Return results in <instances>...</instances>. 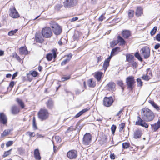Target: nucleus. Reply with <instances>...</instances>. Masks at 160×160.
<instances>
[{
    "instance_id": "obj_62",
    "label": "nucleus",
    "mask_w": 160,
    "mask_h": 160,
    "mask_svg": "<svg viewBox=\"0 0 160 160\" xmlns=\"http://www.w3.org/2000/svg\"><path fill=\"white\" fill-rule=\"evenodd\" d=\"M58 150V148L55 147V146L53 145V151L55 153H56Z\"/></svg>"
},
{
    "instance_id": "obj_26",
    "label": "nucleus",
    "mask_w": 160,
    "mask_h": 160,
    "mask_svg": "<svg viewBox=\"0 0 160 160\" xmlns=\"http://www.w3.org/2000/svg\"><path fill=\"white\" fill-rule=\"evenodd\" d=\"M88 86L90 87H94L96 85L95 82L93 81L92 79H90L88 81Z\"/></svg>"
},
{
    "instance_id": "obj_4",
    "label": "nucleus",
    "mask_w": 160,
    "mask_h": 160,
    "mask_svg": "<svg viewBox=\"0 0 160 160\" xmlns=\"http://www.w3.org/2000/svg\"><path fill=\"white\" fill-rule=\"evenodd\" d=\"M41 32L42 36L45 38H49L52 34L51 29L50 28L48 27L43 28Z\"/></svg>"
},
{
    "instance_id": "obj_50",
    "label": "nucleus",
    "mask_w": 160,
    "mask_h": 160,
    "mask_svg": "<svg viewBox=\"0 0 160 160\" xmlns=\"http://www.w3.org/2000/svg\"><path fill=\"white\" fill-rule=\"evenodd\" d=\"M13 143L12 141H8L6 144V146L7 147H8L12 145Z\"/></svg>"
},
{
    "instance_id": "obj_41",
    "label": "nucleus",
    "mask_w": 160,
    "mask_h": 160,
    "mask_svg": "<svg viewBox=\"0 0 160 160\" xmlns=\"http://www.w3.org/2000/svg\"><path fill=\"white\" fill-rule=\"evenodd\" d=\"M11 150L12 149H11L5 152L3 155V157H5L10 155L11 154Z\"/></svg>"
},
{
    "instance_id": "obj_19",
    "label": "nucleus",
    "mask_w": 160,
    "mask_h": 160,
    "mask_svg": "<svg viewBox=\"0 0 160 160\" xmlns=\"http://www.w3.org/2000/svg\"><path fill=\"white\" fill-rule=\"evenodd\" d=\"M34 155L36 159L40 160L41 159V157L40 155V153L39 150L38 149H36L34 151Z\"/></svg>"
},
{
    "instance_id": "obj_49",
    "label": "nucleus",
    "mask_w": 160,
    "mask_h": 160,
    "mask_svg": "<svg viewBox=\"0 0 160 160\" xmlns=\"http://www.w3.org/2000/svg\"><path fill=\"white\" fill-rule=\"evenodd\" d=\"M137 81L138 83V85L141 86L142 85V82L140 79L138 78L137 79Z\"/></svg>"
},
{
    "instance_id": "obj_51",
    "label": "nucleus",
    "mask_w": 160,
    "mask_h": 160,
    "mask_svg": "<svg viewBox=\"0 0 160 160\" xmlns=\"http://www.w3.org/2000/svg\"><path fill=\"white\" fill-rule=\"evenodd\" d=\"M118 84L119 86L122 87L123 85V82L122 81H118Z\"/></svg>"
},
{
    "instance_id": "obj_15",
    "label": "nucleus",
    "mask_w": 160,
    "mask_h": 160,
    "mask_svg": "<svg viewBox=\"0 0 160 160\" xmlns=\"http://www.w3.org/2000/svg\"><path fill=\"white\" fill-rule=\"evenodd\" d=\"M142 134V131L141 130L137 129L134 132V138L135 139L139 138Z\"/></svg>"
},
{
    "instance_id": "obj_1",
    "label": "nucleus",
    "mask_w": 160,
    "mask_h": 160,
    "mask_svg": "<svg viewBox=\"0 0 160 160\" xmlns=\"http://www.w3.org/2000/svg\"><path fill=\"white\" fill-rule=\"evenodd\" d=\"M141 116L142 119L138 117L139 119L136 122L135 124L148 128V125L143 119L148 122L152 121L154 118L155 115L153 112L148 108H144L142 109Z\"/></svg>"
},
{
    "instance_id": "obj_27",
    "label": "nucleus",
    "mask_w": 160,
    "mask_h": 160,
    "mask_svg": "<svg viewBox=\"0 0 160 160\" xmlns=\"http://www.w3.org/2000/svg\"><path fill=\"white\" fill-rule=\"evenodd\" d=\"M102 73L101 72H98L95 75V77L98 81L100 80Z\"/></svg>"
},
{
    "instance_id": "obj_2",
    "label": "nucleus",
    "mask_w": 160,
    "mask_h": 160,
    "mask_svg": "<svg viewBox=\"0 0 160 160\" xmlns=\"http://www.w3.org/2000/svg\"><path fill=\"white\" fill-rule=\"evenodd\" d=\"M49 116V112L46 109L42 108L38 113V118L42 121L47 119Z\"/></svg>"
},
{
    "instance_id": "obj_7",
    "label": "nucleus",
    "mask_w": 160,
    "mask_h": 160,
    "mask_svg": "<svg viewBox=\"0 0 160 160\" xmlns=\"http://www.w3.org/2000/svg\"><path fill=\"white\" fill-rule=\"evenodd\" d=\"M9 15L12 18H17L19 17V15L18 11L14 7H11L10 8Z\"/></svg>"
},
{
    "instance_id": "obj_29",
    "label": "nucleus",
    "mask_w": 160,
    "mask_h": 160,
    "mask_svg": "<svg viewBox=\"0 0 160 160\" xmlns=\"http://www.w3.org/2000/svg\"><path fill=\"white\" fill-rule=\"evenodd\" d=\"M149 102L156 110H159V106L153 101L149 100Z\"/></svg>"
},
{
    "instance_id": "obj_54",
    "label": "nucleus",
    "mask_w": 160,
    "mask_h": 160,
    "mask_svg": "<svg viewBox=\"0 0 160 160\" xmlns=\"http://www.w3.org/2000/svg\"><path fill=\"white\" fill-rule=\"evenodd\" d=\"M110 158L111 159H114L115 158V155L113 153H111L110 155Z\"/></svg>"
},
{
    "instance_id": "obj_10",
    "label": "nucleus",
    "mask_w": 160,
    "mask_h": 160,
    "mask_svg": "<svg viewBox=\"0 0 160 160\" xmlns=\"http://www.w3.org/2000/svg\"><path fill=\"white\" fill-rule=\"evenodd\" d=\"M77 156V152L74 150H70L67 153V157L70 159H75Z\"/></svg>"
},
{
    "instance_id": "obj_58",
    "label": "nucleus",
    "mask_w": 160,
    "mask_h": 160,
    "mask_svg": "<svg viewBox=\"0 0 160 160\" xmlns=\"http://www.w3.org/2000/svg\"><path fill=\"white\" fill-rule=\"evenodd\" d=\"M78 17H75V18H72L71 19V22H74V21H75L77 20H78Z\"/></svg>"
},
{
    "instance_id": "obj_9",
    "label": "nucleus",
    "mask_w": 160,
    "mask_h": 160,
    "mask_svg": "<svg viewBox=\"0 0 160 160\" xmlns=\"http://www.w3.org/2000/svg\"><path fill=\"white\" fill-rule=\"evenodd\" d=\"M113 102L112 97H105L103 100V105L106 107H109L111 106Z\"/></svg>"
},
{
    "instance_id": "obj_63",
    "label": "nucleus",
    "mask_w": 160,
    "mask_h": 160,
    "mask_svg": "<svg viewBox=\"0 0 160 160\" xmlns=\"http://www.w3.org/2000/svg\"><path fill=\"white\" fill-rule=\"evenodd\" d=\"M73 130V128H69L68 130H67L66 132L67 133H68L69 132V131H72Z\"/></svg>"
},
{
    "instance_id": "obj_20",
    "label": "nucleus",
    "mask_w": 160,
    "mask_h": 160,
    "mask_svg": "<svg viewBox=\"0 0 160 160\" xmlns=\"http://www.w3.org/2000/svg\"><path fill=\"white\" fill-rule=\"evenodd\" d=\"M47 107L49 109L52 108L54 105L53 102L51 99H49L46 102Z\"/></svg>"
},
{
    "instance_id": "obj_5",
    "label": "nucleus",
    "mask_w": 160,
    "mask_h": 160,
    "mask_svg": "<svg viewBox=\"0 0 160 160\" xmlns=\"http://www.w3.org/2000/svg\"><path fill=\"white\" fill-rule=\"evenodd\" d=\"M141 55L144 58L146 59L150 56V50L148 47H145L142 48L140 50Z\"/></svg>"
},
{
    "instance_id": "obj_37",
    "label": "nucleus",
    "mask_w": 160,
    "mask_h": 160,
    "mask_svg": "<svg viewBox=\"0 0 160 160\" xmlns=\"http://www.w3.org/2000/svg\"><path fill=\"white\" fill-rule=\"evenodd\" d=\"M135 56L139 61H142V58L141 57L139 54L138 52H137L135 53Z\"/></svg>"
},
{
    "instance_id": "obj_35",
    "label": "nucleus",
    "mask_w": 160,
    "mask_h": 160,
    "mask_svg": "<svg viewBox=\"0 0 160 160\" xmlns=\"http://www.w3.org/2000/svg\"><path fill=\"white\" fill-rule=\"evenodd\" d=\"M157 29V27L156 26L154 27L152 29L150 32V34L152 36H153L155 34Z\"/></svg>"
},
{
    "instance_id": "obj_31",
    "label": "nucleus",
    "mask_w": 160,
    "mask_h": 160,
    "mask_svg": "<svg viewBox=\"0 0 160 160\" xmlns=\"http://www.w3.org/2000/svg\"><path fill=\"white\" fill-rule=\"evenodd\" d=\"M16 101L18 103V104L22 108H24V103L22 100L17 98L16 99Z\"/></svg>"
},
{
    "instance_id": "obj_13",
    "label": "nucleus",
    "mask_w": 160,
    "mask_h": 160,
    "mask_svg": "<svg viewBox=\"0 0 160 160\" xmlns=\"http://www.w3.org/2000/svg\"><path fill=\"white\" fill-rule=\"evenodd\" d=\"M115 87V84L112 82H110L106 86L107 89L109 91H114Z\"/></svg>"
},
{
    "instance_id": "obj_33",
    "label": "nucleus",
    "mask_w": 160,
    "mask_h": 160,
    "mask_svg": "<svg viewBox=\"0 0 160 160\" xmlns=\"http://www.w3.org/2000/svg\"><path fill=\"white\" fill-rule=\"evenodd\" d=\"M10 131L9 129L5 130L1 134V137H4L8 135L10 133Z\"/></svg>"
},
{
    "instance_id": "obj_52",
    "label": "nucleus",
    "mask_w": 160,
    "mask_h": 160,
    "mask_svg": "<svg viewBox=\"0 0 160 160\" xmlns=\"http://www.w3.org/2000/svg\"><path fill=\"white\" fill-rule=\"evenodd\" d=\"M156 39L158 41H160V34H157L156 36Z\"/></svg>"
},
{
    "instance_id": "obj_25",
    "label": "nucleus",
    "mask_w": 160,
    "mask_h": 160,
    "mask_svg": "<svg viewBox=\"0 0 160 160\" xmlns=\"http://www.w3.org/2000/svg\"><path fill=\"white\" fill-rule=\"evenodd\" d=\"M126 61L130 63L133 60L134 56L131 54H127L126 55Z\"/></svg>"
},
{
    "instance_id": "obj_64",
    "label": "nucleus",
    "mask_w": 160,
    "mask_h": 160,
    "mask_svg": "<svg viewBox=\"0 0 160 160\" xmlns=\"http://www.w3.org/2000/svg\"><path fill=\"white\" fill-rule=\"evenodd\" d=\"M17 72H16L13 75L12 77V79H14L17 76Z\"/></svg>"
},
{
    "instance_id": "obj_11",
    "label": "nucleus",
    "mask_w": 160,
    "mask_h": 160,
    "mask_svg": "<svg viewBox=\"0 0 160 160\" xmlns=\"http://www.w3.org/2000/svg\"><path fill=\"white\" fill-rule=\"evenodd\" d=\"M77 3V1H64L63 2L64 7H73Z\"/></svg>"
},
{
    "instance_id": "obj_6",
    "label": "nucleus",
    "mask_w": 160,
    "mask_h": 160,
    "mask_svg": "<svg viewBox=\"0 0 160 160\" xmlns=\"http://www.w3.org/2000/svg\"><path fill=\"white\" fill-rule=\"evenodd\" d=\"M92 140L91 135L89 133H86L83 139L82 143L85 145H88L91 143Z\"/></svg>"
},
{
    "instance_id": "obj_53",
    "label": "nucleus",
    "mask_w": 160,
    "mask_h": 160,
    "mask_svg": "<svg viewBox=\"0 0 160 160\" xmlns=\"http://www.w3.org/2000/svg\"><path fill=\"white\" fill-rule=\"evenodd\" d=\"M105 18L104 17L103 15H101L100 17L99 18L98 20L99 21H102Z\"/></svg>"
},
{
    "instance_id": "obj_34",
    "label": "nucleus",
    "mask_w": 160,
    "mask_h": 160,
    "mask_svg": "<svg viewBox=\"0 0 160 160\" xmlns=\"http://www.w3.org/2000/svg\"><path fill=\"white\" fill-rule=\"evenodd\" d=\"M118 41L121 45L124 44L125 42V40L121 37L118 36Z\"/></svg>"
},
{
    "instance_id": "obj_28",
    "label": "nucleus",
    "mask_w": 160,
    "mask_h": 160,
    "mask_svg": "<svg viewBox=\"0 0 160 160\" xmlns=\"http://www.w3.org/2000/svg\"><path fill=\"white\" fill-rule=\"evenodd\" d=\"M88 110V109L87 108H85L82 111H80L78 114H77L75 116V117L76 118H77L81 116L82 114L86 112Z\"/></svg>"
},
{
    "instance_id": "obj_36",
    "label": "nucleus",
    "mask_w": 160,
    "mask_h": 160,
    "mask_svg": "<svg viewBox=\"0 0 160 160\" xmlns=\"http://www.w3.org/2000/svg\"><path fill=\"white\" fill-rule=\"evenodd\" d=\"M26 135H29L30 138L34 137L35 136V133L34 132H26Z\"/></svg>"
},
{
    "instance_id": "obj_17",
    "label": "nucleus",
    "mask_w": 160,
    "mask_h": 160,
    "mask_svg": "<svg viewBox=\"0 0 160 160\" xmlns=\"http://www.w3.org/2000/svg\"><path fill=\"white\" fill-rule=\"evenodd\" d=\"M0 120L1 122L3 124H6L7 121V118L3 113L0 114Z\"/></svg>"
},
{
    "instance_id": "obj_47",
    "label": "nucleus",
    "mask_w": 160,
    "mask_h": 160,
    "mask_svg": "<svg viewBox=\"0 0 160 160\" xmlns=\"http://www.w3.org/2000/svg\"><path fill=\"white\" fill-rule=\"evenodd\" d=\"M116 126H115L114 125H113L112 126L111 128V129L112 132L113 134H114V132L116 129Z\"/></svg>"
},
{
    "instance_id": "obj_32",
    "label": "nucleus",
    "mask_w": 160,
    "mask_h": 160,
    "mask_svg": "<svg viewBox=\"0 0 160 160\" xmlns=\"http://www.w3.org/2000/svg\"><path fill=\"white\" fill-rule=\"evenodd\" d=\"M30 74L33 77H36L38 75V73L35 71H30L29 72V73L27 74V76L28 77Z\"/></svg>"
},
{
    "instance_id": "obj_48",
    "label": "nucleus",
    "mask_w": 160,
    "mask_h": 160,
    "mask_svg": "<svg viewBox=\"0 0 160 160\" xmlns=\"http://www.w3.org/2000/svg\"><path fill=\"white\" fill-rule=\"evenodd\" d=\"M130 63L132 64L133 67L136 68L137 67V63L136 62L134 61V60L132 61Z\"/></svg>"
},
{
    "instance_id": "obj_8",
    "label": "nucleus",
    "mask_w": 160,
    "mask_h": 160,
    "mask_svg": "<svg viewBox=\"0 0 160 160\" xmlns=\"http://www.w3.org/2000/svg\"><path fill=\"white\" fill-rule=\"evenodd\" d=\"M126 83L128 88L132 90L133 88V86L135 83L134 77L132 76H129L126 79Z\"/></svg>"
},
{
    "instance_id": "obj_40",
    "label": "nucleus",
    "mask_w": 160,
    "mask_h": 160,
    "mask_svg": "<svg viewBox=\"0 0 160 160\" xmlns=\"http://www.w3.org/2000/svg\"><path fill=\"white\" fill-rule=\"evenodd\" d=\"M125 126V124L124 123H122L119 125V131L121 132L124 128Z\"/></svg>"
},
{
    "instance_id": "obj_46",
    "label": "nucleus",
    "mask_w": 160,
    "mask_h": 160,
    "mask_svg": "<svg viewBox=\"0 0 160 160\" xmlns=\"http://www.w3.org/2000/svg\"><path fill=\"white\" fill-rule=\"evenodd\" d=\"M142 78L145 80L148 81L150 79V77L147 75H144L142 77Z\"/></svg>"
},
{
    "instance_id": "obj_42",
    "label": "nucleus",
    "mask_w": 160,
    "mask_h": 160,
    "mask_svg": "<svg viewBox=\"0 0 160 160\" xmlns=\"http://www.w3.org/2000/svg\"><path fill=\"white\" fill-rule=\"evenodd\" d=\"M12 57L15 58L17 60L20 61L21 58L18 55L17 53H14L13 54Z\"/></svg>"
},
{
    "instance_id": "obj_43",
    "label": "nucleus",
    "mask_w": 160,
    "mask_h": 160,
    "mask_svg": "<svg viewBox=\"0 0 160 160\" xmlns=\"http://www.w3.org/2000/svg\"><path fill=\"white\" fill-rule=\"evenodd\" d=\"M32 125L33 128L34 129H37V127L36 123L34 117L33 118V119Z\"/></svg>"
},
{
    "instance_id": "obj_45",
    "label": "nucleus",
    "mask_w": 160,
    "mask_h": 160,
    "mask_svg": "<svg viewBox=\"0 0 160 160\" xmlns=\"http://www.w3.org/2000/svg\"><path fill=\"white\" fill-rule=\"evenodd\" d=\"M70 78V76L69 75L67 76H65L62 78V81H64L65 80L69 79Z\"/></svg>"
},
{
    "instance_id": "obj_59",
    "label": "nucleus",
    "mask_w": 160,
    "mask_h": 160,
    "mask_svg": "<svg viewBox=\"0 0 160 160\" xmlns=\"http://www.w3.org/2000/svg\"><path fill=\"white\" fill-rule=\"evenodd\" d=\"M36 38L37 41H38L40 42L42 41L43 40L42 38H39L37 36H36Z\"/></svg>"
},
{
    "instance_id": "obj_14",
    "label": "nucleus",
    "mask_w": 160,
    "mask_h": 160,
    "mask_svg": "<svg viewBox=\"0 0 160 160\" xmlns=\"http://www.w3.org/2000/svg\"><path fill=\"white\" fill-rule=\"evenodd\" d=\"M111 58V56H110L106 59L103 65V68L105 71H106L107 68L109 66V63Z\"/></svg>"
},
{
    "instance_id": "obj_39",
    "label": "nucleus",
    "mask_w": 160,
    "mask_h": 160,
    "mask_svg": "<svg viewBox=\"0 0 160 160\" xmlns=\"http://www.w3.org/2000/svg\"><path fill=\"white\" fill-rule=\"evenodd\" d=\"M18 30V29H16L14 30L8 32V35L10 36H12L16 33Z\"/></svg>"
},
{
    "instance_id": "obj_44",
    "label": "nucleus",
    "mask_w": 160,
    "mask_h": 160,
    "mask_svg": "<svg viewBox=\"0 0 160 160\" xmlns=\"http://www.w3.org/2000/svg\"><path fill=\"white\" fill-rule=\"evenodd\" d=\"M129 147V144L127 142H125L122 143V147L124 148H127Z\"/></svg>"
},
{
    "instance_id": "obj_60",
    "label": "nucleus",
    "mask_w": 160,
    "mask_h": 160,
    "mask_svg": "<svg viewBox=\"0 0 160 160\" xmlns=\"http://www.w3.org/2000/svg\"><path fill=\"white\" fill-rule=\"evenodd\" d=\"M61 7V6L60 5H58L56 6V7H55V8L57 10H59Z\"/></svg>"
},
{
    "instance_id": "obj_55",
    "label": "nucleus",
    "mask_w": 160,
    "mask_h": 160,
    "mask_svg": "<svg viewBox=\"0 0 160 160\" xmlns=\"http://www.w3.org/2000/svg\"><path fill=\"white\" fill-rule=\"evenodd\" d=\"M14 85V82L13 81H11L9 84V86L11 88H12Z\"/></svg>"
},
{
    "instance_id": "obj_16",
    "label": "nucleus",
    "mask_w": 160,
    "mask_h": 160,
    "mask_svg": "<svg viewBox=\"0 0 160 160\" xmlns=\"http://www.w3.org/2000/svg\"><path fill=\"white\" fill-rule=\"evenodd\" d=\"M11 111L13 114H17L20 111L19 108L16 105H13L11 108Z\"/></svg>"
},
{
    "instance_id": "obj_23",
    "label": "nucleus",
    "mask_w": 160,
    "mask_h": 160,
    "mask_svg": "<svg viewBox=\"0 0 160 160\" xmlns=\"http://www.w3.org/2000/svg\"><path fill=\"white\" fill-rule=\"evenodd\" d=\"M67 58L63 60L61 63L62 65H65L68 62H69L71 58L72 55L71 54H69L67 56Z\"/></svg>"
},
{
    "instance_id": "obj_3",
    "label": "nucleus",
    "mask_w": 160,
    "mask_h": 160,
    "mask_svg": "<svg viewBox=\"0 0 160 160\" xmlns=\"http://www.w3.org/2000/svg\"><path fill=\"white\" fill-rule=\"evenodd\" d=\"M50 26L52 28L54 33L56 35H59L62 32V29L60 27L54 22H50Z\"/></svg>"
},
{
    "instance_id": "obj_12",
    "label": "nucleus",
    "mask_w": 160,
    "mask_h": 160,
    "mask_svg": "<svg viewBox=\"0 0 160 160\" xmlns=\"http://www.w3.org/2000/svg\"><path fill=\"white\" fill-rule=\"evenodd\" d=\"M52 52L53 54L52 53H48L46 55V58L48 61H51L53 57L54 58H55L56 57V50L53 49L52 50Z\"/></svg>"
},
{
    "instance_id": "obj_18",
    "label": "nucleus",
    "mask_w": 160,
    "mask_h": 160,
    "mask_svg": "<svg viewBox=\"0 0 160 160\" xmlns=\"http://www.w3.org/2000/svg\"><path fill=\"white\" fill-rule=\"evenodd\" d=\"M151 125L152 128H153L154 131H155L160 128V121L159 120L156 123Z\"/></svg>"
},
{
    "instance_id": "obj_38",
    "label": "nucleus",
    "mask_w": 160,
    "mask_h": 160,
    "mask_svg": "<svg viewBox=\"0 0 160 160\" xmlns=\"http://www.w3.org/2000/svg\"><path fill=\"white\" fill-rule=\"evenodd\" d=\"M134 11L132 10H129L128 11V14L129 18H132L134 15Z\"/></svg>"
},
{
    "instance_id": "obj_21",
    "label": "nucleus",
    "mask_w": 160,
    "mask_h": 160,
    "mask_svg": "<svg viewBox=\"0 0 160 160\" xmlns=\"http://www.w3.org/2000/svg\"><path fill=\"white\" fill-rule=\"evenodd\" d=\"M20 54L21 55L26 54L28 53L27 49L25 47H22L19 49Z\"/></svg>"
},
{
    "instance_id": "obj_57",
    "label": "nucleus",
    "mask_w": 160,
    "mask_h": 160,
    "mask_svg": "<svg viewBox=\"0 0 160 160\" xmlns=\"http://www.w3.org/2000/svg\"><path fill=\"white\" fill-rule=\"evenodd\" d=\"M56 140L58 142H60L61 141V139L60 137L58 136H56L55 137Z\"/></svg>"
},
{
    "instance_id": "obj_22",
    "label": "nucleus",
    "mask_w": 160,
    "mask_h": 160,
    "mask_svg": "<svg viewBox=\"0 0 160 160\" xmlns=\"http://www.w3.org/2000/svg\"><path fill=\"white\" fill-rule=\"evenodd\" d=\"M143 13L142 9L141 7H138L137 8L136 12V15L139 17L141 16Z\"/></svg>"
},
{
    "instance_id": "obj_61",
    "label": "nucleus",
    "mask_w": 160,
    "mask_h": 160,
    "mask_svg": "<svg viewBox=\"0 0 160 160\" xmlns=\"http://www.w3.org/2000/svg\"><path fill=\"white\" fill-rule=\"evenodd\" d=\"M123 111V109H121L118 112L116 115L117 116H119V115Z\"/></svg>"
},
{
    "instance_id": "obj_56",
    "label": "nucleus",
    "mask_w": 160,
    "mask_h": 160,
    "mask_svg": "<svg viewBox=\"0 0 160 160\" xmlns=\"http://www.w3.org/2000/svg\"><path fill=\"white\" fill-rule=\"evenodd\" d=\"M160 47V44L158 43L156 44L154 46V48L155 49H157Z\"/></svg>"
},
{
    "instance_id": "obj_30",
    "label": "nucleus",
    "mask_w": 160,
    "mask_h": 160,
    "mask_svg": "<svg viewBox=\"0 0 160 160\" xmlns=\"http://www.w3.org/2000/svg\"><path fill=\"white\" fill-rule=\"evenodd\" d=\"M120 50V48L119 47H116L114 48L111 51L110 56L112 57V56H114L117 53V51H118Z\"/></svg>"
},
{
    "instance_id": "obj_24",
    "label": "nucleus",
    "mask_w": 160,
    "mask_h": 160,
    "mask_svg": "<svg viewBox=\"0 0 160 160\" xmlns=\"http://www.w3.org/2000/svg\"><path fill=\"white\" fill-rule=\"evenodd\" d=\"M122 34L123 37L126 38H128L130 35L129 31L128 30L123 31Z\"/></svg>"
}]
</instances>
